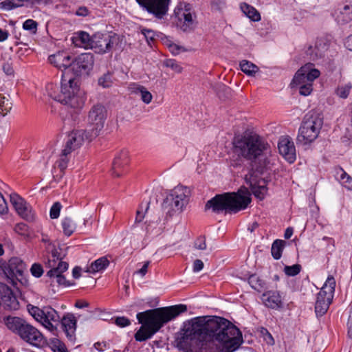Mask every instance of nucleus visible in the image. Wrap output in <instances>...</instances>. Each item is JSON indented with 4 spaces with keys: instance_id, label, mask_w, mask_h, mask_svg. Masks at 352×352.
I'll return each instance as SVG.
<instances>
[{
    "instance_id": "1",
    "label": "nucleus",
    "mask_w": 352,
    "mask_h": 352,
    "mask_svg": "<svg viewBox=\"0 0 352 352\" xmlns=\"http://www.w3.org/2000/svg\"><path fill=\"white\" fill-rule=\"evenodd\" d=\"M218 342L221 350L217 352H234L243 343L241 330L228 319L219 316L197 317L184 330L177 345L183 347L185 340Z\"/></svg>"
},
{
    "instance_id": "2",
    "label": "nucleus",
    "mask_w": 352,
    "mask_h": 352,
    "mask_svg": "<svg viewBox=\"0 0 352 352\" xmlns=\"http://www.w3.org/2000/svg\"><path fill=\"white\" fill-rule=\"evenodd\" d=\"M72 56L67 52L60 51L49 56L50 62L56 67L65 70L62 74L60 91L59 87L52 83L47 85L49 96L63 104L77 110L84 107L86 97L80 89L76 78L69 76Z\"/></svg>"
},
{
    "instance_id": "3",
    "label": "nucleus",
    "mask_w": 352,
    "mask_h": 352,
    "mask_svg": "<svg viewBox=\"0 0 352 352\" xmlns=\"http://www.w3.org/2000/svg\"><path fill=\"white\" fill-rule=\"evenodd\" d=\"M268 143L256 133L245 134L233 141V152L238 156L232 160L234 167L241 166V158L248 161L252 169L258 173H263L269 164Z\"/></svg>"
},
{
    "instance_id": "4",
    "label": "nucleus",
    "mask_w": 352,
    "mask_h": 352,
    "mask_svg": "<svg viewBox=\"0 0 352 352\" xmlns=\"http://www.w3.org/2000/svg\"><path fill=\"white\" fill-rule=\"evenodd\" d=\"M187 311V306L179 304L174 306L148 309L138 313V322L142 324L135 333L136 341L144 342L151 338L167 322Z\"/></svg>"
},
{
    "instance_id": "5",
    "label": "nucleus",
    "mask_w": 352,
    "mask_h": 352,
    "mask_svg": "<svg viewBox=\"0 0 352 352\" xmlns=\"http://www.w3.org/2000/svg\"><path fill=\"white\" fill-rule=\"evenodd\" d=\"M251 200L250 193L248 189L241 188L236 192L216 195L206 202L205 210L211 209L217 214L223 211L226 213H236L247 208Z\"/></svg>"
},
{
    "instance_id": "6",
    "label": "nucleus",
    "mask_w": 352,
    "mask_h": 352,
    "mask_svg": "<svg viewBox=\"0 0 352 352\" xmlns=\"http://www.w3.org/2000/svg\"><path fill=\"white\" fill-rule=\"evenodd\" d=\"M323 118L316 112L307 114L298 129L297 142L303 144L313 142L320 133Z\"/></svg>"
},
{
    "instance_id": "7",
    "label": "nucleus",
    "mask_w": 352,
    "mask_h": 352,
    "mask_svg": "<svg viewBox=\"0 0 352 352\" xmlns=\"http://www.w3.org/2000/svg\"><path fill=\"white\" fill-rule=\"evenodd\" d=\"M320 72L314 67L312 63L302 66L296 73L293 83L299 85V93L302 96H309L313 90V81L320 76Z\"/></svg>"
},
{
    "instance_id": "8",
    "label": "nucleus",
    "mask_w": 352,
    "mask_h": 352,
    "mask_svg": "<svg viewBox=\"0 0 352 352\" xmlns=\"http://www.w3.org/2000/svg\"><path fill=\"white\" fill-rule=\"evenodd\" d=\"M30 314L38 322H40L46 329L51 332L57 329L60 323V316L58 312L51 307H44L40 309L33 305H28Z\"/></svg>"
},
{
    "instance_id": "9",
    "label": "nucleus",
    "mask_w": 352,
    "mask_h": 352,
    "mask_svg": "<svg viewBox=\"0 0 352 352\" xmlns=\"http://www.w3.org/2000/svg\"><path fill=\"white\" fill-rule=\"evenodd\" d=\"M336 287V280L333 276H329L321 290L317 294L315 312L317 317L325 314L332 302Z\"/></svg>"
},
{
    "instance_id": "10",
    "label": "nucleus",
    "mask_w": 352,
    "mask_h": 352,
    "mask_svg": "<svg viewBox=\"0 0 352 352\" xmlns=\"http://www.w3.org/2000/svg\"><path fill=\"white\" fill-rule=\"evenodd\" d=\"M107 117V111L101 104H94L89 110L87 116V124L90 128L91 138L98 136L104 128Z\"/></svg>"
},
{
    "instance_id": "11",
    "label": "nucleus",
    "mask_w": 352,
    "mask_h": 352,
    "mask_svg": "<svg viewBox=\"0 0 352 352\" xmlns=\"http://www.w3.org/2000/svg\"><path fill=\"white\" fill-rule=\"evenodd\" d=\"M175 14L177 18V26L184 32H189L194 30L196 22L192 12V6L190 3H180L175 9Z\"/></svg>"
},
{
    "instance_id": "12",
    "label": "nucleus",
    "mask_w": 352,
    "mask_h": 352,
    "mask_svg": "<svg viewBox=\"0 0 352 352\" xmlns=\"http://www.w3.org/2000/svg\"><path fill=\"white\" fill-rule=\"evenodd\" d=\"M118 41L119 36L116 34L97 32L92 36L91 49L98 54L108 53Z\"/></svg>"
},
{
    "instance_id": "13",
    "label": "nucleus",
    "mask_w": 352,
    "mask_h": 352,
    "mask_svg": "<svg viewBox=\"0 0 352 352\" xmlns=\"http://www.w3.org/2000/svg\"><path fill=\"white\" fill-rule=\"evenodd\" d=\"M94 64V56L92 53H82L78 56L72 57L70 71L74 78L87 75L92 69Z\"/></svg>"
},
{
    "instance_id": "14",
    "label": "nucleus",
    "mask_w": 352,
    "mask_h": 352,
    "mask_svg": "<svg viewBox=\"0 0 352 352\" xmlns=\"http://www.w3.org/2000/svg\"><path fill=\"white\" fill-rule=\"evenodd\" d=\"M25 269V263L18 257L11 258L3 267V271L8 282L13 285L20 281Z\"/></svg>"
},
{
    "instance_id": "15",
    "label": "nucleus",
    "mask_w": 352,
    "mask_h": 352,
    "mask_svg": "<svg viewBox=\"0 0 352 352\" xmlns=\"http://www.w3.org/2000/svg\"><path fill=\"white\" fill-rule=\"evenodd\" d=\"M138 5L157 19H162L168 11L170 0H135Z\"/></svg>"
},
{
    "instance_id": "16",
    "label": "nucleus",
    "mask_w": 352,
    "mask_h": 352,
    "mask_svg": "<svg viewBox=\"0 0 352 352\" xmlns=\"http://www.w3.org/2000/svg\"><path fill=\"white\" fill-rule=\"evenodd\" d=\"M23 333L20 338L33 346L40 348L43 347L46 344V340L43 334L29 322L25 327Z\"/></svg>"
},
{
    "instance_id": "17",
    "label": "nucleus",
    "mask_w": 352,
    "mask_h": 352,
    "mask_svg": "<svg viewBox=\"0 0 352 352\" xmlns=\"http://www.w3.org/2000/svg\"><path fill=\"white\" fill-rule=\"evenodd\" d=\"M89 130L78 129L72 131L68 135V140L66 142L64 148L70 151H75L79 148L85 140L91 141L95 138H91Z\"/></svg>"
},
{
    "instance_id": "18",
    "label": "nucleus",
    "mask_w": 352,
    "mask_h": 352,
    "mask_svg": "<svg viewBox=\"0 0 352 352\" xmlns=\"http://www.w3.org/2000/svg\"><path fill=\"white\" fill-rule=\"evenodd\" d=\"M0 298L5 309L12 311L19 308V302L13 291L7 285L0 283Z\"/></svg>"
},
{
    "instance_id": "19",
    "label": "nucleus",
    "mask_w": 352,
    "mask_h": 352,
    "mask_svg": "<svg viewBox=\"0 0 352 352\" xmlns=\"http://www.w3.org/2000/svg\"><path fill=\"white\" fill-rule=\"evenodd\" d=\"M10 199L12 205L20 217L30 221L34 219V214L32 212L30 206L21 197L16 193H12L10 195Z\"/></svg>"
},
{
    "instance_id": "20",
    "label": "nucleus",
    "mask_w": 352,
    "mask_h": 352,
    "mask_svg": "<svg viewBox=\"0 0 352 352\" xmlns=\"http://www.w3.org/2000/svg\"><path fill=\"white\" fill-rule=\"evenodd\" d=\"M63 257L57 249L52 251L51 256L48 258L47 262L45 263L46 266L50 270L47 272V276L50 278L53 276L54 273L58 272H65L68 269V263L62 261Z\"/></svg>"
},
{
    "instance_id": "21",
    "label": "nucleus",
    "mask_w": 352,
    "mask_h": 352,
    "mask_svg": "<svg viewBox=\"0 0 352 352\" xmlns=\"http://www.w3.org/2000/svg\"><path fill=\"white\" fill-rule=\"evenodd\" d=\"M278 148L280 154L289 163L296 160V148L290 137H281L278 141Z\"/></svg>"
},
{
    "instance_id": "22",
    "label": "nucleus",
    "mask_w": 352,
    "mask_h": 352,
    "mask_svg": "<svg viewBox=\"0 0 352 352\" xmlns=\"http://www.w3.org/2000/svg\"><path fill=\"white\" fill-rule=\"evenodd\" d=\"M187 191L188 190L186 187H175L165 198V204L173 201V200H175V208L176 209H182L188 201V196L186 195Z\"/></svg>"
},
{
    "instance_id": "23",
    "label": "nucleus",
    "mask_w": 352,
    "mask_h": 352,
    "mask_svg": "<svg viewBox=\"0 0 352 352\" xmlns=\"http://www.w3.org/2000/svg\"><path fill=\"white\" fill-rule=\"evenodd\" d=\"M327 49L328 45L326 39L320 38L316 41L314 45L308 46L305 50V54L310 60H316L324 56Z\"/></svg>"
},
{
    "instance_id": "24",
    "label": "nucleus",
    "mask_w": 352,
    "mask_h": 352,
    "mask_svg": "<svg viewBox=\"0 0 352 352\" xmlns=\"http://www.w3.org/2000/svg\"><path fill=\"white\" fill-rule=\"evenodd\" d=\"M61 327L69 340H75V333L77 327V320L72 313H67L60 318Z\"/></svg>"
},
{
    "instance_id": "25",
    "label": "nucleus",
    "mask_w": 352,
    "mask_h": 352,
    "mask_svg": "<svg viewBox=\"0 0 352 352\" xmlns=\"http://www.w3.org/2000/svg\"><path fill=\"white\" fill-rule=\"evenodd\" d=\"M129 162V152L121 151L116 155L112 164V174L115 177H120L125 170V168Z\"/></svg>"
},
{
    "instance_id": "26",
    "label": "nucleus",
    "mask_w": 352,
    "mask_h": 352,
    "mask_svg": "<svg viewBox=\"0 0 352 352\" xmlns=\"http://www.w3.org/2000/svg\"><path fill=\"white\" fill-rule=\"evenodd\" d=\"M28 323L27 320L17 316H8L5 319L7 328L19 338L23 334V331Z\"/></svg>"
},
{
    "instance_id": "27",
    "label": "nucleus",
    "mask_w": 352,
    "mask_h": 352,
    "mask_svg": "<svg viewBox=\"0 0 352 352\" xmlns=\"http://www.w3.org/2000/svg\"><path fill=\"white\" fill-rule=\"evenodd\" d=\"M336 20L339 23H346L352 20V0H345L336 12Z\"/></svg>"
},
{
    "instance_id": "28",
    "label": "nucleus",
    "mask_w": 352,
    "mask_h": 352,
    "mask_svg": "<svg viewBox=\"0 0 352 352\" xmlns=\"http://www.w3.org/2000/svg\"><path fill=\"white\" fill-rule=\"evenodd\" d=\"M43 0H5L1 3V8L6 10L26 6L32 8L35 5H40Z\"/></svg>"
},
{
    "instance_id": "29",
    "label": "nucleus",
    "mask_w": 352,
    "mask_h": 352,
    "mask_svg": "<svg viewBox=\"0 0 352 352\" xmlns=\"http://www.w3.org/2000/svg\"><path fill=\"white\" fill-rule=\"evenodd\" d=\"M262 300L265 305L271 309H278L282 307L281 296L276 291H268L262 296Z\"/></svg>"
},
{
    "instance_id": "30",
    "label": "nucleus",
    "mask_w": 352,
    "mask_h": 352,
    "mask_svg": "<svg viewBox=\"0 0 352 352\" xmlns=\"http://www.w3.org/2000/svg\"><path fill=\"white\" fill-rule=\"evenodd\" d=\"M73 43L78 47H84L85 49H91L92 36L87 32L80 31L75 33L72 38Z\"/></svg>"
},
{
    "instance_id": "31",
    "label": "nucleus",
    "mask_w": 352,
    "mask_h": 352,
    "mask_svg": "<svg viewBox=\"0 0 352 352\" xmlns=\"http://www.w3.org/2000/svg\"><path fill=\"white\" fill-rule=\"evenodd\" d=\"M129 91L131 94H139L141 96V100L145 104H149L153 99V96L144 86L138 83H131L129 87Z\"/></svg>"
},
{
    "instance_id": "32",
    "label": "nucleus",
    "mask_w": 352,
    "mask_h": 352,
    "mask_svg": "<svg viewBox=\"0 0 352 352\" xmlns=\"http://www.w3.org/2000/svg\"><path fill=\"white\" fill-rule=\"evenodd\" d=\"M252 194L258 199L263 200L267 192V183L265 179H260L250 184Z\"/></svg>"
},
{
    "instance_id": "33",
    "label": "nucleus",
    "mask_w": 352,
    "mask_h": 352,
    "mask_svg": "<svg viewBox=\"0 0 352 352\" xmlns=\"http://www.w3.org/2000/svg\"><path fill=\"white\" fill-rule=\"evenodd\" d=\"M241 10L252 21H259L261 20L260 13L253 6L246 3H242Z\"/></svg>"
},
{
    "instance_id": "34",
    "label": "nucleus",
    "mask_w": 352,
    "mask_h": 352,
    "mask_svg": "<svg viewBox=\"0 0 352 352\" xmlns=\"http://www.w3.org/2000/svg\"><path fill=\"white\" fill-rule=\"evenodd\" d=\"M337 179L342 185L349 190H352V177L348 175L342 168L336 172Z\"/></svg>"
},
{
    "instance_id": "35",
    "label": "nucleus",
    "mask_w": 352,
    "mask_h": 352,
    "mask_svg": "<svg viewBox=\"0 0 352 352\" xmlns=\"http://www.w3.org/2000/svg\"><path fill=\"white\" fill-rule=\"evenodd\" d=\"M248 283L252 288L258 292H262L266 289L265 282L256 274H252L248 278Z\"/></svg>"
},
{
    "instance_id": "36",
    "label": "nucleus",
    "mask_w": 352,
    "mask_h": 352,
    "mask_svg": "<svg viewBox=\"0 0 352 352\" xmlns=\"http://www.w3.org/2000/svg\"><path fill=\"white\" fill-rule=\"evenodd\" d=\"M286 242L284 240L281 239H276L272 245L271 248V253L272 257L275 260H278L282 256V253L285 246Z\"/></svg>"
},
{
    "instance_id": "37",
    "label": "nucleus",
    "mask_w": 352,
    "mask_h": 352,
    "mask_svg": "<svg viewBox=\"0 0 352 352\" xmlns=\"http://www.w3.org/2000/svg\"><path fill=\"white\" fill-rule=\"evenodd\" d=\"M62 228L65 235L71 236L76 229V222L71 217H65L61 223Z\"/></svg>"
},
{
    "instance_id": "38",
    "label": "nucleus",
    "mask_w": 352,
    "mask_h": 352,
    "mask_svg": "<svg viewBox=\"0 0 352 352\" xmlns=\"http://www.w3.org/2000/svg\"><path fill=\"white\" fill-rule=\"evenodd\" d=\"M239 66L241 71L250 76H254L259 71L258 66L247 60H241Z\"/></svg>"
},
{
    "instance_id": "39",
    "label": "nucleus",
    "mask_w": 352,
    "mask_h": 352,
    "mask_svg": "<svg viewBox=\"0 0 352 352\" xmlns=\"http://www.w3.org/2000/svg\"><path fill=\"white\" fill-rule=\"evenodd\" d=\"M109 265V260L105 256H102L96 260L91 264L88 272L92 273L98 272L106 269Z\"/></svg>"
},
{
    "instance_id": "40",
    "label": "nucleus",
    "mask_w": 352,
    "mask_h": 352,
    "mask_svg": "<svg viewBox=\"0 0 352 352\" xmlns=\"http://www.w3.org/2000/svg\"><path fill=\"white\" fill-rule=\"evenodd\" d=\"M71 153L72 151L64 148L60 155L59 159L56 162L55 165L60 170L61 172H63L67 168Z\"/></svg>"
},
{
    "instance_id": "41",
    "label": "nucleus",
    "mask_w": 352,
    "mask_h": 352,
    "mask_svg": "<svg viewBox=\"0 0 352 352\" xmlns=\"http://www.w3.org/2000/svg\"><path fill=\"white\" fill-rule=\"evenodd\" d=\"M352 89L351 82L340 85L336 88L335 93L340 98L346 99L349 96Z\"/></svg>"
},
{
    "instance_id": "42",
    "label": "nucleus",
    "mask_w": 352,
    "mask_h": 352,
    "mask_svg": "<svg viewBox=\"0 0 352 352\" xmlns=\"http://www.w3.org/2000/svg\"><path fill=\"white\" fill-rule=\"evenodd\" d=\"M12 104L5 96L0 94V113L5 116L12 109Z\"/></svg>"
},
{
    "instance_id": "43",
    "label": "nucleus",
    "mask_w": 352,
    "mask_h": 352,
    "mask_svg": "<svg viewBox=\"0 0 352 352\" xmlns=\"http://www.w3.org/2000/svg\"><path fill=\"white\" fill-rule=\"evenodd\" d=\"M50 345L54 352H67L64 343L58 338L50 339Z\"/></svg>"
},
{
    "instance_id": "44",
    "label": "nucleus",
    "mask_w": 352,
    "mask_h": 352,
    "mask_svg": "<svg viewBox=\"0 0 352 352\" xmlns=\"http://www.w3.org/2000/svg\"><path fill=\"white\" fill-rule=\"evenodd\" d=\"M302 267L299 264H294L293 265H286L284 267V272L289 276H294L298 274L301 271Z\"/></svg>"
},
{
    "instance_id": "45",
    "label": "nucleus",
    "mask_w": 352,
    "mask_h": 352,
    "mask_svg": "<svg viewBox=\"0 0 352 352\" xmlns=\"http://www.w3.org/2000/svg\"><path fill=\"white\" fill-rule=\"evenodd\" d=\"M175 200H173V201L170 203H167L165 204V199L164 200L162 203V209L165 211L167 216H169L170 217H172L174 214V212H176L177 211H181L182 209H176L175 208Z\"/></svg>"
},
{
    "instance_id": "46",
    "label": "nucleus",
    "mask_w": 352,
    "mask_h": 352,
    "mask_svg": "<svg viewBox=\"0 0 352 352\" xmlns=\"http://www.w3.org/2000/svg\"><path fill=\"white\" fill-rule=\"evenodd\" d=\"M164 65L172 69L176 73H181L183 70L182 67L175 59H167L164 60Z\"/></svg>"
},
{
    "instance_id": "47",
    "label": "nucleus",
    "mask_w": 352,
    "mask_h": 352,
    "mask_svg": "<svg viewBox=\"0 0 352 352\" xmlns=\"http://www.w3.org/2000/svg\"><path fill=\"white\" fill-rule=\"evenodd\" d=\"M112 75L109 72L104 74L99 78L98 84L104 88L110 87L112 85Z\"/></svg>"
},
{
    "instance_id": "48",
    "label": "nucleus",
    "mask_w": 352,
    "mask_h": 352,
    "mask_svg": "<svg viewBox=\"0 0 352 352\" xmlns=\"http://www.w3.org/2000/svg\"><path fill=\"white\" fill-rule=\"evenodd\" d=\"M63 272H58L57 273H54L53 276L51 278L52 279V283L56 282L59 285H69L65 277L62 274Z\"/></svg>"
},
{
    "instance_id": "49",
    "label": "nucleus",
    "mask_w": 352,
    "mask_h": 352,
    "mask_svg": "<svg viewBox=\"0 0 352 352\" xmlns=\"http://www.w3.org/2000/svg\"><path fill=\"white\" fill-rule=\"evenodd\" d=\"M38 23L33 19H27L23 23V28L25 30H29L32 33H36L37 30Z\"/></svg>"
},
{
    "instance_id": "50",
    "label": "nucleus",
    "mask_w": 352,
    "mask_h": 352,
    "mask_svg": "<svg viewBox=\"0 0 352 352\" xmlns=\"http://www.w3.org/2000/svg\"><path fill=\"white\" fill-rule=\"evenodd\" d=\"M61 204L59 202H55L51 207L50 216L51 219H57L60 215Z\"/></svg>"
},
{
    "instance_id": "51",
    "label": "nucleus",
    "mask_w": 352,
    "mask_h": 352,
    "mask_svg": "<svg viewBox=\"0 0 352 352\" xmlns=\"http://www.w3.org/2000/svg\"><path fill=\"white\" fill-rule=\"evenodd\" d=\"M30 272L32 276L36 278H39L43 274V269L41 264L34 263L30 268Z\"/></svg>"
},
{
    "instance_id": "52",
    "label": "nucleus",
    "mask_w": 352,
    "mask_h": 352,
    "mask_svg": "<svg viewBox=\"0 0 352 352\" xmlns=\"http://www.w3.org/2000/svg\"><path fill=\"white\" fill-rule=\"evenodd\" d=\"M261 333L263 337L264 340L270 345L274 344V340L272 334L268 331L266 328L262 327L261 329Z\"/></svg>"
},
{
    "instance_id": "53",
    "label": "nucleus",
    "mask_w": 352,
    "mask_h": 352,
    "mask_svg": "<svg viewBox=\"0 0 352 352\" xmlns=\"http://www.w3.org/2000/svg\"><path fill=\"white\" fill-rule=\"evenodd\" d=\"M15 231L21 235H27L28 234V226L25 223H17L15 226Z\"/></svg>"
},
{
    "instance_id": "54",
    "label": "nucleus",
    "mask_w": 352,
    "mask_h": 352,
    "mask_svg": "<svg viewBox=\"0 0 352 352\" xmlns=\"http://www.w3.org/2000/svg\"><path fill=\"white\" fill-rule=\"evenodd\" d=\"M115 324L120 327H125L131 324L130 320L126 317H117L115 319Z\"/></svg>"
},
{
    "instance_id": "55",
    "label": "nucleus",
    "mask_w": 352,
    "mask_h": 352,
    "mask_svg": "<svg viewBox=\"0 0 352 352\" xmlns=\"http://www.w3.org/2000/svg\"><path fill=\"white\" fill-rule=\"evenodd\" d=\"M195 248L201 250H206V239L204 236H200L195 240Z\"/></svg>"
},
{
    "instance_id": "56",
    "label": "nucleus",
    "mask_w": 352,
    "mask_h": 352,
    "mask_svg": "<svg viewBox=\"0 0 352 352\" xmlns=\"http://www.w3.org/2000/svg\"><path fill=\"white\" fill-rule=\"evenodd\" d=\"M141 32L145 36L146 39L148 42L149 41H153L155 36V32L150 29L143 28Z\"/></svg>"
},
{
    "instance_id": "57",
    "label": "nucleus",
    "mask_w": 352,
    "mask_h": 352,
    "mask_svg": "<svg viewBox=\"0 0 352 352\" xmlns=\"http://www.w3.org/2000/svg\"><path fill=\"white\" fill-rule=\"evenodd\" d=\"M4 73L8 76H12L14 74V69L12 63L8 62L3 63L2 66Z\"/></svg>"
},
{
    "instance_id": "58",
    "label": "nucleus",
    "mask_w": 352,
    "mask_h": 352,
    "mask_svg": "<svg viewBox=\"0 0 352 352\" xmlns=\"http://www.w3.org/2000/svg\"><path fill=\"white\" fill-rule=\"evenodd\" d=\"M8 212V206L7 203L2 195V194L0 192V214H6Z\"/></svg>"
},
{
    "instance_id": "59",
    "label": "nucleus",
    "mask_w": 352,
    "mask_h": 352,
    "mask_svg": "<svg viewBox=\"0 0 352 352\" xmlns=\"http://www.w3.org/2000/svg\"><path fill=\"white\" fill-rule=\"evenodd\" d=\"M203 268H204V263L201 260L196 259L193 262L192 269H193L194 272H198L201 271Z\"/></svg>"
},
{
    "instance_id": "60",
    "label": "nucleus",
    "mask_w": 352,
    "mask_h": 352,
    "mask_svg": "<svg viewBox=\"0 0 352 352\" xmlns=\"http://www.w3.org/2000/svg\"><path fill=\"white\" fill-rule=\"evenodd\" d=\"M94 346L98 351L102 352L107 348V344L106 342H98L94 344Z\"/></svg>"
},
{
    "instance_id": "61",
    "label": "nucleus",
    "mask_w": 352,
    "mask_h": 352,
    "mask_svg": "<svg viewBox=\"0 0 352 352\" xmlns=\"http://www.w3.org/2000/svg\"><path fill=\"white\" fill-rule=\"evenodd\" d=\"M76 14L78 16H86L89 14V10L86 7L82 6L76 10Z\"/></svg>"
},
{
    "instance_id": "62",
    "label": "nucleus",
    "mask_w": 352,
    "mask_h": 352,
    "mask_svg": "<svg viewBox=\"0 0 352 352\" xmlns=\"http://www.w3.org/2000/svg\"><path fill=\"white\" fill-rule=\"evenodd\" d=\"M150 262L146 261L143 266L137 272L138 274H140L142 276H145V274L147 272V269L149 265Z\"/></svg>"
},
{
    "instance_id": "63",
    "label": "nucleus",
    "mask_w": 352,
    "mask_h": 352,
    "mask_svg": "<svg viewBox=\"0 0 352 352\" xmlns=\"http://www.w3.org/2000/svg\"><path fill=\"white\" fill-rule=\"evenodd\" d=\"M89 302L85 300H77L75 307L78 309H82L89 307Z\"/></svg>"
},
{
    "instance_id": "64",
    "label": "nucleus",
    "mask_w": 352,
    "mask_h": 352,
    "mask_svg": "<svg viewBox=\"0 0 352 352\" xmlns=\"http://www.w3.org/2000/svg\"><path fill=\"white\" fill-rule=\"evenodd\" d=\"M345 45L348 50L352 51V34L349 35L345 41Z\"/></svg>"
}]
</instances>
